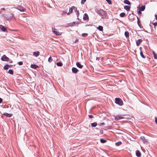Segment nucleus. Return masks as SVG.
<instances>
[{
  "mask_svg": "<svg viewBox=\"0 0 157 157\" xmlns=\"http://www.w3.org/2000/svg\"><path fill=\"white\" fill-rule=\"evenodd\" d=\"M73 9V6L71 8H70L69 9V12L67 13V14L68 15L72 13Z\"/></svg>",
  "mask_w": 157,
  "mask_h": 157,
  "instance_id": "obj_17",
  "label": "nucleus"
},
{
  "mask_svg": "<svg viewBox=\"0 0 157 157\" xmlns=\"http://www.w3.org/2000/svg\"><path fill=\"white\" fill-rule=\"evenodd\" d=\"M31 67L32 68L36 69L38 67V66L35 64H31Z\"/></svg>",
  "mask_w": 157,
  "mask_h": 157,
  "instance_id": "obj_19",
  "label": "nucleus"
},
{
  "mask_svg": "<svg viewBox=\"0 0 157 157\" xmlns=\"http://www.w3.org/2000/svg\"><path fill=\"white\" fill-rule=\"evenodd\" d=\"M9 66H8V67H11V66H12V65H9Z\"/></svg>",
  "mask_w": 157,
  "mask_h": 157,
  "instance_id": "obj_55",
  "label": "nucleus"
},
{
  "mask_svg": "<svg viewBox=\"0 0 157 157\" xmlns=\"http://www.w3.org/2000/svg\"><path fill=\"white\" fill-rule=\"evenodd\" d=\"M100 142L102 143H104L106 142V140L104 139H100Z\"/></svg>",
  "mask_w": 157,
  "mask_h": 157,
  "instance_id": "obj_30",
  "label": "nucleus"
},
{
  "mask_svg": "<svg viewBox=\"0 0 157 157\" xmlns=\"http://www.w3.org/2000/svg\"><path fill=\"white\" fill-rule=\"evenodd\" d=\"M122 144V142L121 141H119L115 143L116 145L117 146H119Z\"/></svg>",
  "mask_w": 157,
  "mask_h": 157,
  "instance_id": "obj_24",
  "label": "nucleus"
},
{
  "mask_svg": "<svg viewBox=\"0 0 157 157\" xmlns=\"http://www.w3.org/2000/svg\"><path fill=\"white\" fill-rule=\"evenodd\" d=\"M1 59L2 61H9V58L7 57L5 55H3Z\"/></svg>",
  "mask_w": 157,
  "mask_h": 157,
  "instance_id": "obj_5",
  "label": "nucleus"
},
{
  "mask_svg": "<svg viewBox=\"0 0 157 157\" xmlns=\"http://www.w3.org/2000/svg\"><path fill=\"white\" fill-rule=\"evenodd\" d=\"M40 52L38 51L34 52H33V55L36 57H37L39 55Z\"/></svg>",
  "mask_w": 157,
  "mask_h": 157,
  "instance_id": "obj_15",
  "label": "nucleus"
},
{
  "mask_svg": "<svg viewBox=\"0 0 157 157\" xmlns=\"http://www.w3.org/2000/svg\"><path fill=\"white\" fill-rule=\"evenodd\" d=\"M137 18L138 19L137 23H138V25L140 27V21L139 20V18L137 17Z\"/></svg>",
  "mask_w": 157,
  "mask_h": 157,
  "instance_id": "obj_39",
  "label": "nucleus"
},
{
  "mask_svg": "<svg viewBox=\"0 0 157 157\" xmlns=\"http://www.w3.org/2000/svg\"><path fill=\"white\" fill-rule=\"evenodd\" d=\"M126 15L125 13H121L120 14V16L121 17H124Z\"/></svg>",
  "mask_w": 157,
  "mask_h": 157,
  "instance_id": "obj_23",
  "label": "nucleus"
},
{
  "mask_svg": "<svg viewBox=\"0 0 157 157\" xmlns=\"http://www.w3.org/2000/svg\"><path fill=\"white\" fill-rule=\"evenodd\" d=\"M124 117L121 115L117 116L115 117V120H118L121 119H123Z\"/></svg>",
  "mask_w": 157,
  "mask_h": 157,
  "instance_id": "obj_13",
  "label": "nucleus"
},
{
  "mask_svg": "<svg viewBox=\"0 0 157 157\" xmlns=\"http://www.w3.org/2000/svg\"><path fill=\"white\" fill-rule=\"evenodd\" d=\"M66 13L64 11H63V12H62V15H63L64 14H66Z\"/></svg>",
  "mask_w": 157,
  "mask_h": 157,
  "instance_id": "obj_46",
  "label": "nucleus"
},
{
  "mask_svg": "<svg viewBox=\"0 0 157 157\" xmlns=\"http://www.w3.org/2000/svg\"><path fill=\"white\" fill-rule=\"evenodd\" d=\"M107 2L109 4H112V2L111 0H106Z\"/></svg>",
  "mask_w": 157,
  "mask_h": 157,
  "instance_id": "obj_35",
  "label": "nucleus"
},
{
  "mask_svg": "<svg viewBox=\"0 0 157 157\" xmlns=\"http://www.w3.org/2000/svg\"><path fill=\"white\" fill-rule=\"evenodd\" d=\"M5 9L4 8H2L0 10V13H1V12L2 11V10H5Z\"/></svg>",
  "mask_w": 157,
  "mask_h": 157,
  "instance_id": "obj_42",
  "label": "nucleus"
},
{
  "mask_svg": "<svg viewBox=\"0 0 157 157\" xmlns=\"http://www.w3.org/2000/svg\"><path fill=\"white\" fill-rule=\"evenodd\" d=\"M131 7L130 6H124V8L127 11H129Z\"/></svg>",
  "mask_w": 157,
  "mask_h": 157,
  "instance_id": "obj_11",
  "label": "nucleus"
},
{
  "mask_svg": "<svg viewBox=\"0 0 157 157\" xmlns=\"http://www.w3.org/2000/svg\"><path fill=\"white\" fill-rule=\"evenodd\" d=\"M141 139L142 140L143 142L145 144H147L148 143V140L146 139L145 137L144 136H142L140 137Z\"/></svg>",
  "mask_w": 157,
  "mask_h": 157,
  "instance_id": "obj_7",
  "label": "nucleus"
},
{
  "mask_svg": "<svg viewBox=\"0 0 157 157\" xmlns=\"http://www.w3.org/2000/svg\"><path fill=\"white\" fill-rule=\"evenodd\" d=\"M73 10H74V11H75V12H76V11H77L78 10H77V7H75V6H73Z\"/></svg>",
  "mask_w": 157,
  "mask_h": 157,
  "instance_id": "obj_34",
  "label": "nucleus"
},
{
  "mask_svg": "<svg viewBox=\"0 0 157 157\" xmlns=\"http://www.w3.org/2000/svg\"><path fill=\"white\" fill-rule=\"evenodd\" d=\"M52 30L53 33L56 35L60 36L62 34L61 33L57 31V29L55 28H52Z\"/></svg>",
  "mask_w": 157,
  "mask_h": 157,
  "instance_id": "obj_4",
  "label": "nucleus"
},
{
  "mask_svg": "<svg viewBox=\"0 0 157 157\" xmlns=\"http://www.w3.org/2000/svg\"><path fill=\"white\" fill-rule=\"evenodd\" d=\"M72 72L75 74L77 73L78 71V70L77 68L75 67L72 68Z\"/></svg>",
  "mask_w": 157,
  "mask_h": 157,
  "instance_id": "obj_8",
  "label": "nucleus"
},
{
  "mask_svg": "<svg viewBox=\"0 0 157 157\" xmlns=\"http://www.w3.org/2000/svg\"><path fill=\"white\" fill-rule=\"evenodd\" d=\"M4 115H5V116H6L8 117H10L12 115V114H11L10 113H5L4 114Z\"/></svg>",
  "mask_w": 157,
  "mask_h": 157,
  "instance_id": "obj_20",
  "label": "nucleus"
},
{
  "mask_svg": "<svg viewBox=\"0 0 157 157\" xmlns=\"http://www.w3.org/2000/svg\"><path fill=\"white\" fill-rule=\"evenodd\" d=\"M141 153L140 151L138 150L136 151V155L138 157H140L141 156Z\"/></svg>",
  "mask_w": 157,
  "mask_h": 157,
  "instance_id": "obj_14",
  "label": "nucleus"
},
{
  "mask_svg": "<svg viewBox=\"0 0 157 157\" xmlns=\"http://www.w3.org/2000/svg\"><path fill=\"white\" fill-rule=\"evenodd\" d=\"M8 73L11 75H13V71L12 70H9L8 71Z\"/></svg>",
  "mask_w": 157,
  "mask_h": 157,
  "instance_id": "obj_29",
  "label": "nucleus"
},
{
  "mask_svg": "<svg viewBox=\"0 0 157 157\" xmlns=\"http://www.w3.org/2000/svg\"><path fill=\"white\" fill-rule=\"evenodd\" d=\"M124 34L126 37L128 36H129V33L128 32H125Z\"/></svg>",
  "mask_w": 157,
  "mask_h": 157,
  "instance_id": "obj_31",
  "label": "nucleus"
},
{
  "mask_svg": "<svg viewBox=\"0 0 157 157\" xmlns=\"http://www.w3.org/2000/svg\"><path fill=\"white\" fill-rule=\"evenodd\" d=\"M155 122L156 124H157V117H155Z\"/></svg>",
  "mask_w": 157,
  "mask_h": 157,
  "instance_id": "obj_47",
  "label": "nucleus"
},
{
  "mask_svg": "<svg viewBox=\"0 0 157 157\" xmlns=\"http://www.w3.org/2000/svg\"><path fill=\"white\" fill-rule=\"evenodd\" d=\"M86 0H81V3L82 4H83L86 1Z\"/></svg>",
  "mask_w": 157,
  "mask_h": 157,
  "instance_id": "obj_36",
  "label": "nucleus"
},
{
  "mask_svg": "<svg viewBox=\"0 0 157 157\" xmlns=\"http://www.w3.org/2000/svg\"><path fill=\"white\" fill-rule=\"evenodd\" d=\"M124 2L125 4L129 5H130L131 4L130 2L128 0H124Z\"/></svg>",
  "mask_w": 157,
  "mask_h": 157,
  "instance_id": "obj_16",
  "label": "nucleus"
},
{
  "mask_svg": "<svg viewBox=\"0 0 157 157\" xmlns=\"http://www.w3.org/2000/svg\"><path fill=\"white\" fill-rule=\"evenodd\" d=\"M76 65L80 69L82 68L83 67V66L79 62H77L76 63Z\"/></svg>",
  "mask_w": 157,
  "mask_h": 157,
  "instance_id": "obj_9",
  "label": "nucleus"
},
{
  "mask_svg": "<svg viewBox=\"0 0 157 157\" xmlns=\"http://www.w3.org/2000/svg\"><path fill=\"white\" fill-rule=\"evenodd\" d=\"M155 19L157 20V15L155 14Z\"/></svg>",
  "mask_w": 157,
  "mask_h": 157,
  "instance_id": "obj_50",
  "label": "nucleus"
},
{
  "mask_svg": "<svg viewBox=\"0 0 157 157\" xmlns=\"http://www.w3.org/2000/svg\"><path fill=\"white\" fill-rule=\"evenodd\" d=\"M102 157H104V156H102Z\"/></svg>",
  "mask_w": 157,
  "mask_h": 157,
  "instance_id": "obj_56",
  "label": "nucleus"
},
{
  "mask_svg": "<svg viewBox=\"0 0 157 157\" xmlns=\"http://www.w3.org/2000/svg\"><path fill=\"white\" fill-rule=\"evenodd\" d=\"M140 55L141 57H142L143 58H145V57L144 56L142 51H141L140 52Z\"/></svg>",
  "mask_w": 157,
  "mask_h": 157,
  "instance_id": "obj_27",
  "label": "nucleus"
},
{
  "mask_svg": "<svg viewBox=\"0 0 157 157\" xmlns=\"http://www.w3.org/2000/svg\"><path fill=\"white\" fill-rule=\"evenodd\" d=\"M153 24L154 26H156L157 25V23L156 22H154L153 23Z\"/></svg>",
  "mask_w": 157,
  "mask_h": 157,
  "instance_id": "obj_41",
  "label": "nucleus"
},
{
  "mask_svg": "<svg viewBox=\"0 0 157 157\" xmlns=\"http://www.w3.org/2000/svg\"><path fill=\"white\" fill-rule=\"evenodd\" d=\"M16 9L18 10L21 12H24L25 10V9L22 6H18L16 8Z\"/></svg>",
  "mask_w": 157,
  "mask_h": 157,
  "instance_id": "obj_6",
  "label": "nucleus"
},
{
  "mask_svg": "<svg viewBox=\"0 0 157 157\" xmlns=\"http://www.w3.org/2000/svg\"><path fill=\"white\" fill-rule=\"evenodd\" d=\"M97 29L100 31H102L103 30V27L99 25L97 28Z\"/></svg>",
  "mask_w": 157,
  "mask_h": 157,
  "instance_id": "obj_22",
  "label": "nucleus"
},
{
  "mask_svg": "<svg viewBox=\"0 0 157 157\" xmlns=\"http://www.w3.org/2000/svg\"><path fill=\"white\" fill-rule=\"evenodd\" d=\"M152 53H153V55H154V54H156L155 53V52L154 51H152Z\"/></svg>",
  "mask_w": 157,
  "mask_h": 157,
  "instance_id": "obj_51",
  "label": "nucleus"
},
{
  "mask_svg": "<svg viewBox=\"0 0 157 157\" xmlns=\"http://www.w3.org/2000/svg\"><path fill=\"white\" fill-rule=\"evenodd\" d=\"M2 99L1 98H0V103L2 102Z\"/></svg>",
  "mask_w": 157,
  "mask_h": 157,
  "instance_id": "obj_49",
  "label": "nucleus"
},
{
  "mask_svg": "<svg viewBox=\"0 0 157 157\" xmlns=\"http://www.w3.org/2000/svg\"><path fill=\"white\" fill-rule=\"evenodd\" d=\"M1 27H0V29H1Z\"/></svg>",
  "mask_w": 157,
  "mask_h": 157,
  "instance_id": "obj_57",
  "label": "nucleus"
},
{
  "mask_svg": "<svg viewBox=\"0 0 157 157\" xmlns=\"http://www.w3.org/2000/svg\"><path fill=\"white\" fill-rule=\"evenodd\" d=\"M87 35H88V34L86 33H82V36L83 37H86V36H87Z\"/></svg>",
  "mask_w": 157,
  "mask_h": 157,
  "instance_id": "obj_33",
  "label": "nucleus"
},
{
  "mask_svg": "<svg viewBox=\"0 0 157 157\" xmlns=\"http://www.w3.org/2000/svg\"><path fill=\"white\" fill-rule=\"evenodd\" d=\"M141 11L140 10H139V11H138V13L139 14H141Z\"/></svg>",
  "mask_w": 157,
  "mask_h": 157,
  "instance_id": "obj_45",
  "label": "nucleus"
},
{
  "mask_svg": "<svg viewBox=\"0 0 157 157\" xmlns=\"http://www.w3.org/2000/svg\"><path fill=\"white\" fill-rule=\"evenodd\" d=\"M18 63L19 65H21L23 64V62L21 61H20V62H18Z\"/></svg>",
  "mask_w": 157,
  "mask_h": 157,
  "instance_id": "obj_37",
  "label": "nucleus"
},
{
  "mask_svg": "<svg viewBox=\"0 0 157 157\" xmlns=\"http://www.w3.org/2000/svg\"><path fill=\"white\" fill-rule=\"evenodd\" d=\"M13 17V14H9L4 16V18L6 20L10 21L12 20Z\"/></svg>",
  "mask_w": 157,
  "mask_h": 157,
  "instance_id": "obj_2",
  "label": "nucleus"
},
{
  "mask_svg": "<svg viewBox=\"0 0 157 157\" xmlns=\"http://www.w3.org/2000/svg\"><path fill=\"white\" fill-rule=\"evenodd\" d=\"M115 103L120 106L123 105V102L119 98H116L115 99Z\"/></svg>",
  "mask_w": 157,
  "mask_h": 157,
  "instance_id": "obj_3",
  "label": "nucleus"
},
{
  "mask_svg": "<svg viewBox=\"0 0 157 157\" xmlns=\"http://www.w3.org/2000/svg\"><path fill=\"white\" fill-rule=\"evenodd\" d=\"M9 66V65L6 64L4 67H3L4 69L5 70H7L8 69V66Z\"/></svg>",
  "mask_w": 157,
  "mask_h": 157,
  "instance_id": "obj_28",
  "label": "nucleus"
},
{
  "mask_svg": "<svg viewBox=\"0 0 157 157\" xmlns=\"http://www.w3.org/2000/svg\"><path fill=\"white\" fill-rule=\"evenodd\" d=\"M153 56H154V58L155 59H157V54H154V55Z\"/></svg>",
  "mask_w": 157,
  "mask_h": 157,
  "instance_id": "obj_40",
  "label": "nucleus"
},
{
  "mask_svg": "<svg viewBox=\"0 0 157 157\" xmlns=\"http://www.w3.org/2000/svg\"><path fill=\"white\" fill-rule=\"evenodd\" d=\"M142 42V40L141 39H139L137 40L136 41V44L137 46H138Z\"/></svg>",
  "mask_w": 157,
  "mask_h": 157,
  "instance_id": "obj_12",
  "label": "nucleus"
},
{
  "mask_svg": "<svg viewBox=\"0 0 157 157\" xmlns=\"http://www.w3.org/2000/svg\"><path fill=\"white\" fill-rule=\"evenodd\" d=\"M78 39H76V40H75V43H76L77 42V41H78Z\"/></svg>",
  "mask_w": 157,
  "mask_h": 157,
  "instance_id": "obj_48",
  "label": "nucleus"
},
{
  "mask_svg": "<svg viewBox=\"0 0 157 157\" xmlns=\"http://www.w3.org/2000/svg\"><path fill=\"white\" fill-rule=\"evenodd\" d=\"M89 19V17L88 15L86 13H85L84 14L83 19L84 20H86Z\"/></svg>",
  "mask_w": 157,
  "mask_h": 157,
  "instance_id": "obj_10",
  "label": "nucleus"
},
{
  "mask_svg": "<svg viewBox=\"0 0 157 157\" xmlns=\"http://www.w3.org/2000/svg\"><path fill=\"white\" fill-rule=\"evenodd\" d=\"M141 49H142V48L141 47H140L139 48V49L140 50V52L141 51H142Z\"/></svg>",
  "mask_w": 157,
  "mask_h": 157,
  "instance_id": "obj_52",
  "label": "nucleus"
},
{
  "mask_svg": "<svg viewBox=\"0 0 157 157\" xmlns=\"http://www.w3.org/2000/svg\"><path fill=\"white\" fill-rule=\"evenodd\" d=\"M97 123L96 122H94L91 124V125L92 127H95L97 125Z\"/></svg>",
  "mask_w": 157,
  "mask_h": 157,
  "instance_id": "obj_25",
  "label": "nucleus"
},
{
  "mask_svg": "<svg viewBox=\"0 0 157 157\" xmlns=\"http://www.w3.org/2000/svg\"><path fill=\"white\" fill-rule=\"evenodd\" d=\"M89 117L90 118H92L93 117V116L92 115H89Z\"/></svg>",
  "mask_w": 157,
  "mask_h": 157,
  "instance_id": "obj_44",
  "label": "nucleus"
},
{
  "mask_svg": "<svg viewBox=\"0 0 157 157\" xmlns=\"http://www.w3.org/2000/svg\"><path fill=\"white\" fill-rule=\"evenodd\" d=\"M96 59H98V60H99V58L98 57H96Z\"/></svg>",
  "mask_w": 157,
  "mask_h": 157,
  "instance_id": "obj_54",
  "label": "nucleus"
},
{
  "mask_svg": "<svg viewBox=\"0 0 157 157\" xmlns=\"http://www.w3.org/2000/svg\"><path fill=\"white\" fill-rule=\"evenodd\" d=\"M12 62H13V61L11 60H10V62H9V63H12Z\"/></svg>",
  "mask_w": 157,
  "mask_h": 157,
  "instance_id": "obj_53",
  "label": "nucleus"
},
{
  "mask_svg": "<svg viewBox=\"0 0 157 157\" xmlns=\"http://www.w3.org/2000/svg\"><path fill=\"white\" fill-rule=\"evenodd\" d=\"M0 27L1 28V30L3 32H5L6 31V28L2 25H0Z\"/></svg>",
  "mask_w": 157,
  "mask_h": 157,
  "instance_id": "obj_18",
  "label": "nucleus"
},
{
  "mask_svg": "<svg viewBox=\"0 0 157 157\" xmlns=\"http://www.w3.org/2000/svg\"><path fill=\"white\" fill-rule=\"evenodd\" d=\"M76 14L77 15V16L78 17V16L79 15V11L78 10L76 12Z\"/></svg>",
  "mask_w": 157,
  "mask_h": 157,
  "instance_id": "obj_38",
  "label": "nucleus"
},
{
  "mask_svg": "<svg viewBox=\"0 0 157 157\" xmlns=\"http://www.w3.org/2000/svg\"><path fill=\"white\" fill-rule=\"evenodd\" d=\"M105 123L104 122H102L100 123L99 125H104Z\"/></svg>",
  "mask_w": 157,
  "mask_h": 157,
  "instance_id": "obj_43",
  "label": "nucleus"
},
{
  "mask_svg": "<svg viewBox=\"0 0 157 157\" xmlns=\"http://www.w3.org/2000/svg\"><path fill=\"white\" fill-rule=\"evenodd\" d=\"M52 59L51 56L49 57L48 59V61L50 63L52 61Z\"/></svg>",
  "mask_w": 157,
  "mask_h": 157,
  "instance_id": "obj_32",
  "label": "nucleus"
},
{
  "mask_svg": "<svg viewBox=\"0 0 157 157\" xmlns=\"http://www.w3.org/2000/svg\"><path fill=\"white\" fill-rule=\"evenodd\" d=\"M56 65L58 66L61 67L63 65V63L61 62H59L57 63Z\"/></svg>",
  "mask_w": 157,
  "mask_h": 157,
  "instance_id": "obj_26",
  "label": "nucleus"
},
{
  "mask_svg": "<svg viewBox=\"0 0 157 157\" xmlns=\"http://www.w3.org/2000/svg\"><path fill=\"white\" fill-rule=\"evenodd\" d=\"M145 9V6H142L140 7L139 10L141 11H143Z\"/></svg>",
  "mask_w": 157,
  "mask_h": 157,
  "instance_id": "obj_21",
  "label": "nucleus"
},
{
  "mask_svg": "<svg viewBox=\"0 0 157 157\" xmlns=\"http://www.w3.org/2000/svg\"><path fill=\"white\" fill-rule=\"evenodd\" d=\"M95 11L101 17V18L104 19L107 16V12L102 9H100L99 10L96 9Z\"/></svg>",
  "mask_w": 157,
  "mask_h": 157,
  "instance_id": "obj_1",
  "label": "nucleus"
}]
</instances>
